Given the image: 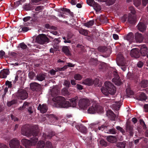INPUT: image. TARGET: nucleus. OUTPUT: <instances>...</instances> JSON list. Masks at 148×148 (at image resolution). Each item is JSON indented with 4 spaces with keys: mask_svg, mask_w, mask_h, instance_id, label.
I'll return each instance as SVG.
<instances>
[{
    "mask_svg": "<svg viewBox=\"0 0 148 148\" xmlns=\"http://www.w3.org/2000/svg\"><path fill=\"white\" fill-rule=\"evenodd\" d=\"M22 73V72L21 71H18L16 73V76L15 78V79L13 81V83L15 84L18 81V77H19Z\"/></svg>",
    "mask_w": 148,
    "mask_h": 148,
    "instance_id": "2f4dec72",
    "label": "nucleus"
},
{
    "mask_svg": "<svg viewBox=\"0 0 148 148\" xmlns=\"http://www.w3.org/2000/svg\"><path fill=\"white\" fill-rule=\"evenodd\" d=\"M106 139L107 140L111 143H114L117 141V139L115 136H107Z\"/></svg>",
    "mask_w": 148,
    "mask_h": 148,
    "instance_id": "393cba45",
    "label": "nucleus"
},
{
    "mask_svg": "<svg viewBox=\"0 0 148 148\" xmlns=\"http://www.w3.org/2000/svg\"><path fill=\"white\" fill-rule=\"evenodd\" d=\"M95 109V106H92L89 107L88 110V111L89 113L94 114L96 112Z\"/></svg>",
    "mask_w": 148,
    "mask_h": 148,
    "instance_id": "e433bc0d",
    "label": "nucleus"
},
{
    "mask_svg": "<svg viewBox=\"0 0 148 148\" xmlns=\"http://www.w3.org/2000/svg\"><path fill=\"white\" fill-rule=\"evenodd\" d=\"M130 54L132 57L136 58H139L140 55L139 50L136 49H132L131 51Z\"/></svg>",
    "mask_w": 148,
    "mask_h": 148,
    "instance_id": "ddd939ff",
    "label": "nucleus"
},
{
    "mask_svg": "<svg viewBox=\"0 0 148 148\" xmlns=\"http://www.w3.org/2000/svg\"><path fill=\"white\" fill-rule=\"evenodd\" d=\"M48 117L51 119V121L53 119V121H55L57 120L58 119V117L56 116L55 115L53 114L49 115L48 116Z\"/></svg>",
    "mask_w": 148,
    "mask_h": 148,
    "instance_id": "37998d69",
    "label": "nucleus"
},
{
    "mask_svg": "<svg viewBox=\"0 0 148 148\" xmlns=\"http://www.w3.org/2000/svg\"><path fill=\"white\" fill-rule=\"evenodd\" d=\"M64 85L67 87V88H68V89H69V87L71 86L70 82L69 81H68L67 80H65L64 81Z\"/></svg>",
    "mask_w": 148,
    "mask_h": 148,
    "instance_id": "13d9d810",
    "label": "nucleus"
},
{
    "mask_svg": "<svg viewBox=\"0 0 148 148\" xmlns=\"http://www.w3.org/2000/svg\"><path fill=\"white\" fill-rule=\"evenodd\" d=\"M28 93L27 91L23 89H19L16 94V96L18 99L24 100L27 99L28 97Z\"/></svg>",
    "mask_w": 148,
    "mask_h": 148,
    "instance_id": "20e7f679",
    "label": "nucleus"
},
{
    "mask_svg": "<svg viewBox=\"0 0 148 148\" xmlns=\"http://www.w3.org/2000/svg\"><path fill=\"white\" fill-rule=\"evenodd\" d=\"M82 83L83 84L89 86L92 85L93 84L92 80L90 78H87L85 79L83 81Z\"/></svg>",
    "mask_w": 148,
    "mask_h": 148,
    "instance_id": "a878e982",
    "label": "nucleus"
},
{
    "mask_svg": "<svg viewBox=\"0 0 148 148\" xmlns=\"http://www.w3.org/2000/svg\"><path fill=\"white\" fill-rule=\"evenodd\" d=\"M60 38H55L53 40V43L55 45H57L59 44V43L61 42Z\"/></svg>",
    "mask_w": 148,
    "mask_h": 148,
    "instance_id": "09e8293b",
    "label": "nucleus"
},
{
    "mask_svg": "<svg viewBox=\"0 0 148 148\" xmlns=\"http://www.w3.org/2000/svg\"><path fill=\"white\" fill-rule=\"evenodd\" d=\"M129 10L131 12L132 15H135L136 13V11L134 7L133 6H130L129 7Z\"/></svg>",
    "mask_w": 148,
    "mask_h": 148,
    "instance_id": "864d4df0",
    "label": "nucleus"
},
{
    "mask_svg": "<svg viewBox=\"0 0 148 148\" xmlns=\"http://www.w3.org/2000/svg\"><path fill=\"white\" fill-rule=\"evenodd\" d=\"M30 88L32 91L36 92L40 91L41 89L40 85L36 82L31 83L30 84Z\"/></svg>",
    "mask_w": 148,
    "mask_h": 148,
    "instance_id": "6e6552de",
    "label": "nucleus"
},
{
    "mask_svg": "<svg viewBox=\"0 0 148 148\" xmlns=\"http://www.w3.org/2000/svg\"><path fill=\"white\" fill-rule=\"evenodd\" d=\"M34 8V6L30 4H26L24 6V9L27 11L32 10Z\"/></svg>",
    "mask_w": 148,
    "mask_h": 148,
    "instance_id": "cd10ccee",
    "label": "nucleus"
},
{
    "mask_svg": "<svg viewBox=\"0 0 148 148\" xmlns=\"http://www.w3.org/2000/svg\"><path fill=\"white\" fill-rule=\"evenodd\" d=\"M108 133L112 134H115L116 133V130L115 129H111L108 130Z\"/></svg>",
    "mask_w": 148,
    "mask_h": 148,
    "instance_id": "0e129e2a",
    "label": "nucleus"
},
{
    "mask_svg": "<svg viewBox=\"0 0 148 148\" xmlns=\"http://www.w3.org/2000/svg\"><path fill=\"white\" fill-rule=\"evenodd\" d=\"M60 90L56 87L53 88L51 90V94L53 97L52 100L55 102L56 106L58 107L68 108L70 106L69 102L66 101L65 98L62 96H57Z\"/></svg>",
    "mask_w": 148,
    "mask_h": 148,
    "instance_id": "f03ea898",
    "label": "nucleus"
},
{
    "mask_svg": "<svg viewBox=\"0 0 148 148\" xmlns=\"http://www.w3.org/2000/svg\"><path fill=\"white\" fill-rule=\"evenodd\" d=\"M135 39L137 42H141L143 40L144 37L140 33L138 32L135 33L134 35Z\"/></svg>",
    "mask_w": 148,
    "mask_h": 148,
    "instance_id": "2eb2a0df",
    "label": "nucleus"
},
{
    "mask_svg": "<svg viewBox=\"0 0 148 148\" xmlns=\"http://www.w3.org/2000/svg\"><path fill=\"white\" fill-rule=\"evenodd\" d=\"M36 41L40 44H43L49 42V39L44 34H40L38 35L36 38Z\"/></svg>",
    "mask_w": 148,
    "mask_h": 148,
    "instance_id": "39448f33",
    "label": "nucleus"
},
{
    "mask_svg": "<svg viewBox=\"0 0 148 148\" xmlns=\"http://www.w3.org/2000/svg\"><path fill=\"white\" fill-rule=\"evenodd\" d=\"M86 2L89 5L92 6L96 12H99L101 10L100 5L96 3L94 0H86Z\"/></svg>",
    "mask_w": 148,
    "mask_h": 148,
    "instance_id": "423d86ee",
    "label": "nucleus"
},
{
    "mask_svg": "<svg viewBox=\"0 0 148 148\" xmlns=\"http://www.w3.org/2000/svg\"><path fill=\"white\" fill-rule=\"evenodd\" d=\"M94 21L93 20H91L89 22L84 24V25L88 27L92 26L94 24Z\"/></svg>",
    "mask_w": 148,
    "mask_h": 148,
    "instance_id": "4c0bfd02",
    "label": "nucleus"
},
{
    "mask_svg": "<svg viewBox=\"0 0 148 148\" xmlns=\"http://www.w3.org/2000/svg\"><path fill=\"white\" fill-rule=\"evenodd\" d=\"M78 31L80 34L84 36H87L88 34V31L82 28L79 29Z\"/></svg>",
    "mask_w": 148,
    "mask_h": 148,
    "instance_id": "c9c22d12",
    "label": "nucleus"
},
{
    "mask_svg": "<svg viewBox=\"0 0 148 148\" xmlns=\"http://www.w3.org/2000/svg\"><path fill=\"white\" fill-rule=\"evenodd\" d=\"M106 64L105 63H102L99 65V69H101L103 71H104L106 69Z\"/></svg>",
    "mask_w": 148,
    "mask_h": 148,
    "instance_id": "c03bdc74",
    "label": "nucleus"
},
{
    "mask_svg": "<svg viewBox=\"0 0 148 148\" xmlns=\"http://www.w3.org/2000/svg\"><path fill=\"white\" fill-rule=\"evenodd\" d=\"M46 75L45 74L42 73L38 74L36 76L35 80H38L40 81H42L45 79Z\"/></svg>",
    "mask_w": 148,
    "mask_h": 148,
    "instance_id": "5701e85b",
    "label": "nucleus"
},
{
    "mask_svg": "<svg viewBox=\"0 0 148 148\" xmlns=\"http://www.w3.org/2000/svg\"><path fill=\"white\" fill-rule=\"evenodd\" d=\"M98 51L101 52H104L107 51V48L106 47H100L98 48Z\"/></svg>",
    "mask_w": 148,
    "mask_h": 148,
    "instance_id": "79ce46f5",
    "label": "nucleus"
},
{
    "mask_svg": "<svg viewBox=\"0 0 148 148\" xmlns=\"http://www.w3.org/2000/svg\"><path fill=\"white\" fill-rule=\"evenodd\" d=\"M134 37L133 34L132 32H130L125 37V39L129 41H131L134 39Z\"/></svg>",
    "mask_w": 148,
    "mask_h": 148,
    "instance_id": "bb28decb",
    "label": "nucleus"
},
{
    "mask_svg": "<svg viewBox=\"0 0 148 148\" xmlns=\"http://www.w3.org/2000/svg\"><path fill=\"white\" fill-rule=\"evenodd\" d=\"M115 1L116 0H106L105 2H106L108 5H110L114 4Z\"/></svg>",
    "mask_w": 148,
    "mask_h": 148,
    "instance_id": "603ef678",
    "label": "nucleus"
},
{
    "mask_svg": "<svg viewBox=\"0 0 148 148\" xmlns=\"http://www.w3.org/2000/svg\"><path fill=\"white\" fill-rule=\"evenodd\" d=\"M137 99L142 101H145L147 99V97L146 94L143 92H141L137 96Z\"/></svg>",
    "mask_w": 148,
    "mask_h": 148,
    "instance_id": "412c9836",
    "label": "nucleus"
},
{
    "mask_svg": "<svg viewBox=\"0 0 148 148\" xmlns=\"http://www.w3.org/2000/svg\"><path fill=\"white\" fill-rule=\"evenodd\" d=\"M35 76L36 74L35 73L32 71L30 72L28 74V77L29 78L31 79H33Z\"/></svg>",
    "mask_w": 148,
    "mask_h": 148,
    "instance_id": "49530a36",
    "label": "nucleus"
},
{
    "mask_svg": "<svg viewBox=\"0 0 148 148\" xmlns=\"http://www.w3.org/2000/svg\"><path fill=\"white\" fill-rule=\"evenodd\" d=\"M125 59L122 54H119L117 55L116 63L118 65L125 64Z\"/></svg>",
    "mask_w": 148,
    "mask_h": 148,
    "instance_id": "9b49d317",
    "label": "nucleus"
},
{
    "mask_svg": "<svg viewBox=\"0 0 148 148\" xmlns=\"http://www.w3.org/2000/svg\"><path fill=\"white\" fill-rule=\"evenodd\" d=\"M16 103V101L15 100H12L9 101L7 103V105L8 106H10Z\"/></svg>",
    "mask_w": 148,
    "mask_h": 148,
    "instance_id": "69168bd1",
    "label": "nucleus"
},
{
    "mask_svg": "<svg viewBox=\"0 0 148 148\" xmlns=\"http://www.w3.org/2000/svg\"><path fill=\"white\" fill-rule=\"evenodd\" d=\"M138 29L140 32H143L146 29V26L144 23L140 22L137 25Z\"/></svg>",
    "mask_w": 148,
    "mask_h": 148,
    "instance_id": "4be33fe9",
    "label": "nucleus"
},
{
    "mask_svg": "<svg viewBox=\"0 0 148 148\" xmlns=\"http://www.w3.org/2000/svg\"><path fill=\"white\" fill-rule=\"evenodd\" d=\"M140 85L142 87L145 88L148 86V81L146 80H143L141 82Z\"/></svg>",
    "mask_w": 148,
    "mask_h": 148,
    "instance_id": "7c9ffc66",
    "label": "nucleus"
},
{
    "mask_svg": "<svg viewBox=\"0 0 148 148\" xmlns=\"http://www.w3.org/2000/svg\"><path fill=\"white\" fill-rule=\"evenodd\" d=\"M19 46L22 49H25L28 48L24 42H22L19 44Z\"/></svg>",
    "mask_w": 148,
    "mask_h": 148,
    "instance_id": "3c124183",
    "label": "nucleus"
},
{
    "mask_svg": "<svg viewBox=\"0 0 148 148\" xmlns=\"http://www.w3.org/2000/svg\"><path fill=\"white\" fill-rule=\"evenodd\" d=\"M67 38L65 37H62V39L64 40V42L65 43H71V41L69 40L70 38L68 37V35L67 36Z\"/></svg>",
    "mask_w": 148,
    "mask_h": 148,
    "instance_id": "de8ad7c7",
    "label": "nucleus"
},
{
    "mask_svg": "<svg viewBox=\"0 0 148 148\" xmlns=\"http://www.w3.org/2000/svg\"><path fill=\"white\" fill-rule=\"evenodd\" d=\"M39 131L37 125L32 126L31 129L25 126L22 128L21 133L22 135L28 136H31V140L26 139H23L21 142L26 148H29L33 145H34L38 140V136Z\"/></svg>",
    "mask_w": 148,
    "mask_h": 148,
    "instance_id": "f257e3e1",
    "label": "nucleus"
},
{
    "mask_svg": "<svg viewBox=\"0 0 148 148\" xmlns=\"http://www.w3.org/2000/svg\"><path fill=\"white\" fill-rule=\"evenodd\" d=\"M136 18L135 15L129 14L127 19V22L131 24H134L136 22Z\"/></svg>",
    "mask_w": 148,
    "mask_h": 148,
    "instance_id": "f3484780",
    "label": "nucleus"
},
{
    "mask_svg": "<svg viewBox=\"0 0 148 148\" xmlns=\"http://www.w3.org/2000/svg\"><path fill=\"white\" fill-rule=\"evenodd\" d=\"M78 98V97L76 96L74 98L71 99V104L72 105L73 107H75L76 106Z\"/></svg>",
    "mask_w": 148,
    "mask_h": 148,
    "instance_id": "473e14b6",
    "label": "nucleus"
},
{
    "mask_svg": "<svg viewBox=\"0 0 148 148\" xmlns=\"http://www.w3.org/2000/svg\"><path fill=\"white\" fill-rule=\"evenodd\" d=\"M95 112L97 113H101L103 112L102 107L98 105H95Z\"/></svg>",
    "mask_w": 148,
    "mask_h": 148,
    "instance_id": "f704fd0d",
    "label": "nucleus"
},
{
    "mask_svg": "<svg viewBox=\"0 0 148 148\" xmlns=\"http://www.w3.org/2000/svg\"><path fill=\"white\" fill-rule=\"evenodd\" d=\"M45 143L43 141H40L37 144V148H44Z\"/></svg>",
    "mask_w": 148,
    "mask_h": 148,
    "instance_id": "72a5a7b5",
    "label": "nucleus"
},
{
    "mask_svg": "<svg viewBox=\"0 0 148 148\" xmlns=\"http://www.w3.org/2000/svg\"><path fill=\"white\" fill-rule=\"evenodd\" d=\"M10 148H18L20 146V141L16 138L11 140L9 143Z\"/></svg>",
    "mask_w": 148,
    "mask_h": 148,
    "instance_id": "1a4fd4ad",
    "label": "nucleus"
},
{
    "mask_svg": "<svg viewBox=\"0 0 148 148\" xmlns=\"http://www.w3.org/2000/svg\"><path fill=\"white\" fill-rule=\"evenodd\" d=\"M126 146V143L125 142H118L116 144L117 148H125Z\"/></svg>",
    "mask_w": 148,
    "mask_h": 148,
    "instance_id": "c756f323",
    "label": "nucleus"
},
{
    "mask_svg": "<svg viewBox=\"0 0 148 148\" xmlns=\"http://www.w3.org/2000/svg\"><path fill=\"white\" fill-rule=\"evenodd\" d=\"M90 101L88 99H80L79 102V106L84 109H86L89 105Z\"/></svg>",
    "mask_w": 148,
    "mask_h": 148,
    "instance_id": "0eeeda50",
    "label": "nucleus"
},
{
    "mask_svg": "<svg viewBox=\"0 0 148 148\" xmlns=\"http://www.w3.org/2000/svg\"><path fill=\"white\" fill-rule=\"evenodd\" d=\"M67 68V65H64L63 67L62 68H57L56 70H57L58 71H64L65 69H66Z\"/></svg>",
    "mask_w": 148,
    "mask_h": 148,
    "instance_id": "e2e57ef3",
    "label": "nucleus"
},
{
    "mask_svg": "<svg viewBox=\"0 0 148 148\" xmlns=\"http://www.w3.org/2000/svg\"><path fill=\"white\" fill-rule=\"evenodd\" d=\"M5 52L3 50H1L0 51V58L2 59L3 57L5 58H9V56L8 55H5Z\"/></svg>",
    "mask_w": 148,
    "mask_h": 148,
    "instance_id": "ea45409f",
    "label": "nucleus"
},
{
    "mask_svg": "<svg viewBox=\"0 0 148 148\" xmlns=\"http://www.w3.org/2000/svg\"><path fill=\"white\" fill-rule=\"evenodd\" d=\"M77 129L81 133L86 134L87 133V128L86 127L82 124L76 126Z\"/></svg>",
    "mask_w": 148,
    "mask_h": 148,
    "instance_id": "a211bd4d",
    "label": "nucleus"
},
{
    "mask_svg": "<svg viewBox=\"0 0 148 148\" xmlns=\"http://www.w3.org/2000/svg\"><path fill=\"white\" fill-rule=\"evenodd\" d=\"M140 55L143 56H145L148 53V49L145 45H143L141 47L140 50Z\"/></svg>",
    "mask_w": 148,
    "mask_h": 148,
    "instance_id": "6ab92c4d",
    "label": "nucleus"
},
{
    "mask_svg": "<svg viewBox=\"0 0 148 148\" xmlns=\"http://www.w3.org/2000/svg\"><path fill=\"white\" fill-rule=\"evenodd\" d=\"M143 63L142 62L140 61L138 62L137 64V66L139 68H142V66H143Z\"/></svg>",
    "mask_w": 148,
    "mask_h": 148,
    "instance_id": "338daca9",
    "label": "nucleus"
},
{
    "mask_svg": "<svg viewBox=\"0 0 148 148\" xmlns=\"http://www.w3.org/2000/svg\"><path fill=\"white\" fill-rule=\"evenodd\" d=\"M10 73L9 69H3L1 70L0 72V77L1 78H6L8 75Z\"/></svg>",
    "mask_w": 148,
    "mask_h": 148,
    "instance_id": "4468645a",
    "label": "nucleus"
},
{
    "mask_svg": "<svg viewBox=\"0 0 148 148\" xmlns=\"http://www.w3.org/2000/svg\"><path fill=\"white\" fill-rule=\"evenodd\" d=\"M105 87L101 88L102 92L105 95L108 96L109 94L114 95L116 92V89L115 86L109 82H106L105 83Z\"/></svg>",
    "mask_w": 148,
    "mask_h": 148,
    "instance_id": "7ed1b4c3",
    "label": "nucleus"
},
{
    "mask_svg": "<svg viewBox=\"0 0 148 148\" xmlns=\"http://www.w3.org/2000/svg\"><path fill=\"white\" fill-rule=\"evenodd\" d=\"M126 131L131 136H133L134 135L133 126L130 123H126Z\"/></svg>",
    "mask_w": 148,
    "mask_h": 148,
    "instance_id": "f8f14e48",
    "label": "nucleus"
},
{
    "mask_svg": "<svg viewBox=\"0 0 148 148\" xmlns=\"http://www.w3.org/2000/svg\"><path fill=\"white\" fill-rule=\"evenodd\" d=\"M5 85L8 86L9 88H11L12 86V82L7 80L5 82Z\"/></svg>",
    "mask_w": 148,
    "mask_h": 148,
    "instance_id": "052dcab7",
    "label": "nucleus"
},
{
    "mask_svg": "<svg viewBox=\"0 0 148 148\" xmlns=\"http://www.w3.org/2000/svg\"><path fill=\"white\" fill-rule=\"evenodd\" d=\"M140 123L141 125L142 126L143 129H145L147 128L146 125L143 119H140Z\"/></svg>",
    "mask_w": 148,
    "mask_h": 148,
    "instance_id": "4d7b16f0",
    "label": "nucleus"
},
{
    "mask_svg": "<svg viewBox=\"0 0 148 148\" xmlns=\"http://www.w3.org/2000/svg\"><path fill=\"white\" fill-rule=\"evenodd\" d=\"M62 51L63 52L68 56L70 55V53L68 47L67 46H64L62 47Z\"/></svg>",
    "mask_w": 148,
    "mask_h": 148,
    "instance_id": "c85d7f7f",
    "label": "nucleus"
},
{
    "mask_svg": "<svg viewBox=\"0 0 148 148\" xmlns=\"http://www.w3.org/2000/svg\"><path fill=\"white\" fill-rule=\"evenodd\" d=\"M100 143L102 146L106 147L107 145V143L103 140H101L100 141Z\"/></svg>",
    "mask_w": 148,
    "mask_h": 148,
    "instance_id": "774afa93",
    "label": "nucleus"
},
{
    "mask_svg": "<svg viewBox=\"0 0 148 148\" xmlns=\"http://www.w3.org/2000/svg\"><path fill=\"white\" fill-rule=\"evenodd\" d=\"M29 30V28L27 27H23V25H21V28L19 30L20 32H25Z\"/></svg>",
    "mask_w": 148,
    "mask_h": 148,
    "instance_id": "58836bf2",
    "label": "nucleus"
},
{
    "mask_svg": "<svg viewBox=\"0 0 148 148\" xmlns=\"http://www.w3.org/2000/svg\"><path fill=\"white\" fill-rule=\"evenodd\" d=\"M114 77L112 79L113 82H114L115 85L120 86L121 84L120 77L116 72H114Z\"/></svg>",
    "mask_w": 148,
    "mask_h": 148,
    "instance_id": "9d476101",
    "label": "nucleus"
},
{
    "mask_svg": "<svg viewBox=\"0 0 148 148\" xmlns=\"http://www.w3.org/2000/svg\"><path fill=\"white\" fill-rule=\"evenodd\" d=\"M55 132H49L47 135L45 133H44L42 135L43 139L45 140L47 139H51L52 137L55 135Z\"/></svg>",
    "mask_w": 148,
    "mask_h": 148,
    "instance_id": "b1692460",
    "label": "nucleus"
},
{
    "mask_svg": "<svg viewBox=\"0 0 148 148\" xmlns=\"http://www.w3.org/2000/svg\"><path fill=\"white\" fill-rule=\"evenodd\" d=\"M107 116L112 121H115L116 118V115L113 113L112 111L111 110H108L107 111Z\"/></svg>",
    "mask_w": 148,
    "mask_h": 148,
    "instance_id": "aec40b11",
    "label": "nucleus"
},
{
    "mask_svg": "<svg viewBox=\"0 0 148 148\" xmlns=\"http://www.w3.org/2000/svg\"><path fill=\"white\" fill-rule=\"evenodd\" d=\"M45 147V148H53L51 143L49 141L46 142Z\"/></svg>",
    "mask_w": 148,
    "mask_h": 148,
    "instance_id": "5fc2aeb1",
    "label": "nucleus"
},
{
    "mask_svg": "<svg viewBox=\"0 0 148 148\" xmlns=\"http://www.w3.org/2000/svg\"><path fill=\"white\" fill-rule=\"evenodd\" d=\"M37 109L39 110L41 113H45L47 111L48 107L46 104H43L41 105L39 104L37 108Z\"/></svg>",
    "mask_w": 148,
    "mask_h": 148,
    "instance_id": "dca6fc26",
    "label": "nucleus"
},
{
    "mask_svg": "<svg viewBox=\"0 0 148 148\" xmlns=\"http://www.w3.org/2000/svg\"><path fill=\"white\" fill-rule=\"evenodd\" d=\"M133 74L134 73L129 72L127 74V78L130 80H133Z\"/></svg>",
    "mask_w": 148,
    "mask_h": 148,
    "instance_id": "bf43d9fd",
    "label": "nucleus"
},
{
    "mask_svg": "<svg viewBox=\"0 0 148 148\" xmlns=\"http://www.w3.org/2000/svg\"><path fill=\"white\" fill-rule=\"evenodd\" d=\"M126 93L128 96L132 95H134V92L133 91L130 89H127L126 90Z\"/></svg>",
    "mask_w": 148,
    "mask_h": 148,
    "instance_id": "6e6d98bb",
    "label": "nucleus"
},
{
    "mask_svg": "<svg viewBox=\"0 0 148 148\" xmlns=\"http://www.w3.org/2000/svg\"><path fill=\"white\" fill-rule=\"evenodd\" d=\"M62 94L65 96L70 94V92L68 91V88H63L62 90Z\"/></svg>",
    "mask_w": 148,
    "mask_h": 148,
    "instance_id": "a18cd8bd",
    "label": "nucleus"
},
{
    "mask_svg": "<svg viewBox=\"0 0 148 148\" xmlns=\"http://www.w3.org/2000/svg\"><path fill=\"white\" fill-rule=\"evenodd\" d=\"M140 75L138 74H134L133 76V80L137 81Z\"/></svg>",
    "mask_w": 148,
    "mask_h": 148,
    "instance_id": "680f3d73",
    "label": "nucleus"
},
{
    "mask_svg": "<svg viewBox=\"0 0 148 148\" xmlns=\"http://www.w3.org/2000/svg\"><path fill=\"white\" fill-rule=\"evenodd\" d=\"M82 76L79 73L75 74L74 76V79L76 80H80L82 79Z\"/></svg>",
    "mask_w": 148,
    "mask_h": 148,
    "instance_id": "a19ab883",
    "label": "nucleus"
},
{
    "mask_svg": "<svg viewBox=\"0 0 148 148\" xmlns=\"http://www.w3.org/2000/svg\"><path fill=\"white\" fill-rule=\"evenodd\" d=\"M141 3V0H134V4L136 7L139 6Z\"/></svg>",
    "mask_w": 148,
    "mask_h": 148,
    "instance_id": "8fccbe9b",
    "label": "nucleus"
}]
</instances>
